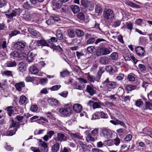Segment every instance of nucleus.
<instances>
[{
	"label": "nucleus",
	"mask_w": 152,
	"mask_h": 152,
	"mask_svg": "<svg viewBox=\"0 0 152 152\" xmlns=\"http://www.w3.org/2000/svg\"><path fill=\"white\" fill-rule=\"evenodd\" d=\"M23 10L20 8L15 9V10H12L11 9H10L6 13H9L10 14H5L7 18L10 19H12L13 17L17 15H20Z\"/></svg>",
	"instance_id": "f257e3e1"
},
{
	"label": "nucleus",
	"mask_w": 152,
	"mask_h": 152,
	"mask_svg": "<svg viewBox=\"0 0 152 152\" xmlns=\"http://www.w3.org/2000/svg\"><path fill=\"white\" fill-rule=\"evenodd\" d=\"M81 5L86 10L91 11L94 9V4L92 1L88 0H81Z\"/></svg>",
	"instance_id": "f03ea898"
},
{
	"label": "nucleus",
	"mask_w": 152,
	"mask_h": 152,
	"mask_svg": "<svg viewBox=\"0 0 152 152\" xmlns=\"http://www.w3.org/2000/svg\"><path fill=\"white\" fill-rule=\"evenodd\" d=\"M114 15L115 14L113 11L111 9L105 10L103 11V17L104 20L106 21L113 19Z\"/></svg>",
	"instance_id": "7ed1b4c3"
},
{
	"label": "nucleus",
	"mask_w": 152,
	"mask_h": 152,
	"mask_svg": "<svg viewBox=\"0 0 152 152\" xmlns=\"http://www.w3.org/2000/svg\"><path fill=\"white\" fill-rule=\"evenodd\" d=\"M102 84L106 85L107 88L109 91L111 90L112 89L115 88L117 86L116 82L113 81H110L108 78H106V80L102 82Z\"/></svg>",
	"instance_id": "20e7f679"
},
{
	"label": "nucleus",
	"mask_w": 152,
	"mask_h": 152,
	"mask_svg": "<svg viewBox=\"0 0 152 152\" xmlns=\"http://www.w3.org/2000/svg\"><path fill=\"white\" fill-rule=\"evenodd\" d=\"M59 112L64 115L69 116L72 113V108L70 107H68L64 109L60 108L59 110Z\"/></svg>",
	"instance_id": "39448f33"
},
{
	"label": "nucleus",
	"mask_w": 152,
	"mask_h": 152,
	"mask_svg": "<svg viewBox=\"0 0 152 152\" xmlns=\"http://www.w3.org/2000/svg\"><path fill=\"white\" fill-rule=\"evenodd\" d=\"M52 3L53 9L54 10L60 9L63 5V2L60 0H58L56 2H55V0H53Z\"/></svg>",
	"instance_id": "423d86ee"
},
{
	"label": "nucleus",
	"mask_w": 152,
	"mask_h": 152,
	"mask_svg": "<svg viewBox=\"0 0 152 152\" xmlns=\"http://www.w3.org/2000/svg\"><path fill=\"white\" fill-rule=\"evenodd\" d=\"M106 42V40L103 38H98L95 41L94 38L90 37L87 41L86 43L87 44H91L95 42V44L96 45L101 42Z\"/></svg>",
	"instance_id": "0eeeda50"
},
{
	"label": "nucleus",
	"mask_w": 152,
	"mask_h": 152,
	"mask_svg": "<svg viewBox=\"0 0 152 152\" xmlns=\"http://www.w3.org/2000/svg\"><path fill=\"white\" fill-rule=\"evenodd\" d=\"M105 69L106 71L111 74H113L118 71L117 67L114 65L106 66Z\"/></svg>",
	"instance_id": "6e6552de"
},
{
	"label": "nucleus",
	"mask_w": 152,
	"mask_h": 152,
	"mask_svg": "<svg viewBox=\"0 0 152 152\" xmlns=\"http://www.w3.org/2000/svg\"><path fill=\"white\" fill-rule=\"evenodd\" d=\"M66 137L65 135L61 133H58L57 136L54 138V140L56 141L61 142L62 141H65L66 140Z\"/></svg>",
	"instance_id": "1a4fd4ad"
},
{
	"label": "nucleus",
	"mask_w": 152,
	"mask_h": 152,
	"mask_svg": "<svg viewBox=\"0 0 152 152\" xmlns=\"http://www.w3.org/2000/svg\"><path fill=\"white\" fill-rule=\"evenodd\" d=\"M86 91L91 96L93 95L96 92L95 88L92 85L87 86Z\"/></svg>",
	"instance_id": "9d476101"
},
{
	"label": "nucleus",
	"mask_w": 152,
	"mask_h": 152,
	"mask_svg": "<svg viewBox=\"0 0 152 152\" xmlns=\"http://www.w3.org/2000/svg\"><path fill=\"white\" fill-rule=\"evenodd\" d=\"M135 51L137 54L139 56L142 57L144 56L145 53L144 48L141 46H137L135 48Z\"/></svg>",
	"instance_id": "9b49d317"
},
{
	"label": "nucleus",
	"mask_w": 152,
	"mask_h": 152,
	"mask_svg": "<svg viewBox=\"0 0 152 152\" xmlns=\"http://www.w3.org/2000/svg\"><path fill=\"white\" fill-rule=\"evenodd\" d=\"M14 48L17 50L22 51L25 48V45L22 42H18L14 44Z\"/></svg>",
	"instance_id": "f8f14e48"
},
{
	"label": "nucleus",
	"mask_w": 152,
	"mask_h": 152,
	"mask_svg": "<svg viewBox=\"0 0 152 152\" xmlns=\"http://www.w3.org/2000/svg\"><path fill=\"white\" fill-rule=\"evenodd\" d=\"M73 110L77 113H80L83 110L82 106L78 103L74 104L72 107Z\"/></svg>",
	"instance_id": "ddd939ff"
},
{
	"label": "nucleus",
	"mask_w": 152,
	"mask_h": 152,
	"mask_svg": "<svg viewBox=\"0 0 152 152\" xmlns=\"http://www.w3.org/2000/svg\"><path fill=\"white\" fill-rule=\"evenodd\" d=\"M20 125L19 122L15 121L13 119L11 121V124L10 125V128H13L14 129H16L17 130L18 129L20 128Z\"/></svg>",
	"instance_id": "4468645a"
},
{
	"label": "nucleus",
	"mask_w": 152,
	"mask_h": 152,
	"mask_svg": "<svg viewBox=\"0 0 152 152\" xmlns=\"http://www.w3.org/2000/svg\"><path fill=\"white\" fill-rule=\"evenodd\" d=\"M78 142L84 151H90V148H89V145H87L86 144H84L83 142L80 140H79Z\"/></svg>",
	"instance_id": "2eb2a0df"
},
{
	"label": "nucleus",
	"mask_w": 152,
	"mask_h": 152,
	"mask_svg": "<svg viewBox=\"0 0 152 152\" xmlns=\"http://www.w3.org/2000/svg\"><path fill=\"white\" fill-rule=\"evenodd\" d=\"M15 86L16 90L20 92L22 91V88L25 87V84L24 82L22 81L15 83Z\"/></svg>",
	"instance_id": "dca6fc26"
},
{
	"label": "nucleus",
	"mask_w": 152,
	"mask_h": 152,
	"mask_svg": "<svg viewBox=\"0 0 152 152\" xmlns=\"http://www.w3.org/2000/svg\"><path fill=\"white\" fill-rule=\"evenodd\" d=\"M37 45L38 46H46L49 47V44L44 39H41L37 40L36 42Z\"/></svg>",
	"instance_id": "f3484780"
},
{
	"label": "nucleus",
	"mask_w": 152,
	"mask_h": 152,
	"mask_svg": "<svg viewBox=\"0 0 152 152\" xmlns=\"http://www.w3.org/2000/svg\"><path fill=\"white\" fill-rule=\"evenodd\" d=\"M110 122L114 125L120 124L121 126H122L125 128H126V126L123 121H121L117 119L114 120H110Z\"/></svg>",
	"instance_id": "a211bd4d"
},
{
	"label": "nucleus",
	"mask_w": 152,
	"mask_h": 152,
	"mask_svg": "<svg viewBox=\"0 0 152 152\" xmlns=\"http://www.w3.org/2000/svg\"><path fill=\"white\" fill-rule=\"evenodd\" d=\"M29 72L31 74L37 75L39 72V70L36 67L33 66L30 67Z\"/></svg>",
	"instance_id": "6ab92c4d"
},
{
	"label": "nucleus",
	"mask_w": 152,
	"mask_h": 152,
	"mask_svg": "<svg viewBox=\"0 0 152 152\" xmlns=\"http://www.w3.org/2000/svg\"><path fill=\"white\" fill-rule=\"evenodd\" d=\"M67 33L68 37L70 38H73L75 35V30L71 28L67 30Z\"/></svg>",
	"instance_id": "aec40b11"
},
{
	"label": "nucleus",
	"mask_w": 152,
	"mask_h": 152,
	"mask_svg": "<svg viewBox=\"0 0 152 152\" xmlns=\"http://www.w3.org/2000/svg\"><path fill=\"white\" fill-rule=\"evenodd\" d=\"M56 36L57 38L60 40H61L63 38V35L61 31L58 29L56 31Z\"/></svg>",
	"instance_id": "412c9836"
},
{
	"label": "nucleus",
	"mask_w": 152,
	"mask_h": 152,
	"mask_svg": "<svg viewBox=\"0 0 152 152\" xmlns=\"http://www.w3.org/2000/svg\"><path fill=\"white\" fill-rule=\"evenodd\" d=\"M126 4L128 6L132 7L137 8H140V7L139 5L129 1H126Z\"/></svg>",
	"instance_id": "4be33fe9"
},
{
	"label": "nucleus",
	"mask_w": 152,
	"mask_h": 152,
	"mask_svg": "<svg viewBox=\"0 0 152 152\" xmlns=\"http://www.w3.org/2000/svg\"><path fill=\"white\" fill-rule=\"evenodd\" d=\"M13 108V106H9L6 107L5 109L9 116H11L14 112V110L12 109Z\"/></svg>",
	"instance_id": "5701e85b"
},
{
	"label": "nucleus",
	"mask_w": 152,
	"mask_h": 152,
	"mask_svg": "<svg viewBox=\"0 0 152 152\" xmlns=\"http://www.w3.org/2000/svg\"><path fill=\"white\" fill-rule=\"evenodd\" d=\"M102 45H103V43H101L99 45V47L97 49L95 53L96 56H101L103 55V52L102 51Z\"/></svg>",
	"instance_id": "b1692460"
},
{
	"label": "nucleus",
	"mask_w": 152,
	"mask_h": 152,
	"mask_svg": "<svg viewBox=\"0 0 152 152\" xmlns=\"http://www.w3.org/2000/svg\"><path fill=\"white\" fill-rule=\"evenodd\" d=\"M70 8L74 14H76L80 11L79 7L76 5H72L70 6Z\"/></svg>",
	"instance_id": "393cba45"
},
{
	"label": "nucleus",
	"mask_w": 152,
	"mask_h": 152,
	"mask_svg": "<svg viewBox=\"0 0 152 152\" xmlns=\"http://www.w3.org/2000/svg\"><path fill=\"white\" fill-rule=\"evenodd\" d=\"M99 61L100 63L103 64H107L109 62L108 58L105 56L101 57Z\"/></svg>",
	"instance_id": "a878e982"
},
{
	"label": "nucleus",
	"mask_w": 152,
	"mask_h": 152,
	"mask_svg": "<svg viewBox=\"0 0 152 152\" xmlns=\"http://www.w3.org/2000/svg\"><path fill=\"white\" fill-rule=\"evenodd\" d=\"M35 56V54L33 53H29L28 54L27 61L30 63L32 62L34 60Z\"/></svg>",
	"instance_id": "bb28decb"
},
{
	"label": "nucleus",
	"mask_w": 152,
	"mask_h": 152,
	"mask_svg": "<svg viewBox=\"0 0 152 152\" xmlns=\"http://www.w3.org/2000/svg\"><path fill=\"white\" fill-rule=\"evenodd\" d=\"M102 133L105 137H109L111 135L112 133L111 131L108 129H104L102 130Z\"/></svg>",
	"instance_id": "cd10ccee"
},
{
	"label": "nucleus",
	"mask_w": 152,
	"mask_h": 152,
	"mask_svg": "<svg viewBox=\"0 0 152 152\" xmlns=\"http://www.w3.org/2000/svg\"><path fill=\"white\" fill-rule=\"evenodd\" d=\"M28 31L32 35L36 36L37 35V31L35 30L32 26H30L28 28Z\"/></svg>",
	"instance_id": "c85d7f7f"
},
{
	"label": "nucleus",
	"mask_w": 152,
	"mask_h": 152,
	"mask_svg": "<svg viewBox=\"0 0 152 152\" xmlns=\"http://www.w3.org/2000/svg\"><path fill=\"white\" fill-rule=\"evenodd\" d=\"M18 69L20 72H23L26 69V65L23 62L20 63L18 65Z\"/></svg>",
	"instance_id": "c756f323"
},
{
	"label": "nucleus",
	"mask_w": 152,
	"mask_h": 152,
	"mask_svg": "<svg viewBox=\"0 0 152 152\" xmlns=\"http://www.w3.org/2000/svg\"><path fill=\"white\" fill-rule=\"evenodd\" d=\"M39 142H40V145L44 148V151L45 152H47L48 151V148L47 143L42 141V140H40Z\"/></svg>",
	"instance_id": "7c9ffc66"
},
{
	"label": "nucleus",
	"mask_w": 152,
	"mask_h": 152,
	"mask_svg": "<svg viewBox=\"0 0 152 152\" xmlns=\"http://www.w3.org/2000/svg\"><path fill=\"white\" fill-rule=\"evenodd\" d=\"M48 102L52 105H56L58 104V101L54 99L50 98L48 99Z\"/></svg>",
	"instance_id": "2f4dec72"
},
{
	"label": "nucleus",
	"mask_w": 152,
	"mask_h": 152,
	"mask_svg": "<svg viewBox=\"0 0 152 152\" xmlns=\"http://www.w3.org/2000/svg\"><path fill=\"white\" fill-rule=\"evenodd\" d=\"M17 65V62L15 61H9L6 63V66L8 67H15Z\"/></svg>",
	"instance_id": "473e14b6"
},
{
	"label": "nucleus",
	"mask_w": 152,
	"mask_h": 152,
	"mask_svg": "<svg viewBox=\"0 0 152 152\" xmlns=\"http://www.w3.org/2000/svg\"><path fill=\"white\" fill-rule=\"evenodd\" d=\"M51 48L58 51L61 54H62L63 53V50L62 49L59 45H53Z\"/></svg>",
	"instance_id": "72a5a7b5"
},
{
	"label": "nucleus",
	"mask_w": 152,
	"mask_h": 152,
	"mask_svg": "<svg viewBox=\"0 0 152 152\" xmlns=\"http://www.w3.org/2000/svg\"><path fill=\"white\" fill-rule=\"evenodd\" d=\"M102 51L103 52V55H106L107 54H109L110 52L111 51L110 50L107 48H106L105 47H103L104 45H102Z\"/></svg>",
	"instance_id": "f704fd0d"
},
{
	"label": "nucleus",
	"mask_w": 152,
	"mask_h": 152,
	"mask_svg": "<svg viewBox=\"0 0 152 152\" xmlns=\"http://www.w3.org/2000/svg\"><path fill=\"white\" fill-rule=\"evenodd\" d=\"M60 145L58 143H56L54 144L52 148V150L53 152H57L59 148Z\"/></svg>",
	"instance_id": "c9c22d12"
},
{
	"label": "nucleus",
	"mask_w": 152,
	"mask_h": 152,
	"mask_svg": "<svg viewBox=\"0 0 152 152\" xmlns=\"http://www.w3.org/2000/svg\"><path fill=\"white\" fill-rule=\"evenodd\" d=\"M75 30V33L77 37H82L84 35V32L78 28H77Z\"/></svg>",
	"instance_id": "e433bc0d"
},
{
	"label": "nucleus",
	"mask_w": 152,
	"mask_h": 152,
	"mask_svg": "<svg viewBox=\"0 0 152 152\" xmlns=\"http://www.w3.org/2000/svg\"><path fill=\"white\" fill-rule=\"evenodd\" d=\"M95 10V12L99 14H101L102 12V9L100 4L96 5Z\"/></svg>",
	"instance_id": "4c0bfd02"
},
{
	"label": "nucleus",
	"mask_w": 152,
	"mask_h": 152,
	"mask_svg": "<svg viewBox=\"0 0 152 152\" xmlns=\"http://www.w3.org/2000/svg\"><path fill=\"white\" fill-rule=\"evenodd\" d=\"M26 97L24 95H22L20 97L19 103L20 104H23L27 103Z\"/></svg>",
	"instance_id": "58836bf2"
},
{
	"label": "nucleus",
	"mask_w": 152,
	"mask_h": 152,
	"mask_svg": "<svg viewBox=\"0 0 152 152\" xmlns=\"http://www.w3.org/2000/svg\"><path fill=\"white\" fill-rule=\"evenodd\" d=\"M1 74L3 76H6L7 77L12 76L13 75L11 71L6 70L1 72Z\"/></svg>",
	"instance_id": "ea45409f"
},
{
	"label": "nucleus",
	"mask_w": 152,
	"mask_h": 152,
	"mask_svg": "<svg viewBox=\"0 0 152 152\" xmlns=\"http://www.w3.org/2000/svg\"><path fill=\"white\" fill-rule=\"evenodd\" d=\"M136 88L137 87L136 86L132 85L131 84L127 85L126 86V89L128 91H131L136 89Z\"/></svg>",
	"instance_id": "a19ab883"
},
{
	"label": "nucleus",
	"mask_w": 152,
	"mask_h": 152,
	"mask_svg": "<svg viewBox=\"0 0 152 152\" xmlns=\"http://www.w3.org/2000/svg\"><path fill=\"white\" fill-rule=\"evenodd\" d=\"M104 71L103 67H101L97 72V75L96 76L97 79L99 80L101 77L102 74L104 72Z\"/></svg>",
	"instance_id": "79ce46f5"
},
{
	"label": "nucleus",
	"mask_w": 152,
	"mask_h": 152,
	"mask_svg": "<svg viewBox=\"0 0 152 152\" xmlns=\"http://www.w3.org/2000/svg\"><path fill=\"white\" fill-rule=\"evenodd\" d=\"M87 78L88 80L91 82L94 83L96 80H99L97 79L96 76L95 77V76H91L89 75H88Z\"/></svg>",
	"instance_id": "37998d69"
},
{
	"label": "nucleus",
	"mask_w": 152,
	"mask_h": 152,
	"mask_svg": "<svg viewBox=\"0 0 152 152\" xmlns=\"http://www.w3.org/2000/svg\"><path fill=\"white\" fill-rule=\"evenodd\" d=\"M20 32L18 30H14L10 32L9 34L10 37H12L13 36L16 35H17L20 34Z\"/></svg>",
	"instance_id": "c03bdc74"
},
{
	"label": "nucleus",
	"mask_w": 152,
	"mask_h": 152,
	"mask_svg": "<svg viewBox=\"0 0 152 152\" xmlns=\"http://www.w3.org/2000/svg\"><path fill=\"white\" fill-rule=\"evenodd\" d=\"M69 71L66 69L64 70L62 72H60V75L61 77H64L69 75Z\"/></svg>",
	"instance_id": "a18cd8bd"
},
{
	"label": "nucleus",
	"mask_w": 152,
	"mask_h": 152,
	"mask_svg": "<svg viewBox=\"0 0 152 152\" xmlns=\"http://www.w3.org/2000/svg\"><path fill=\"white\" fill-rule=\"evenodd\" d=\"M23 7L25 9L28 10H31L32 8V7L28 4L27 2L24 3L23 5Z\"/></svg>",
	"instance_id": "49530a36"
},
{
	"label": "nucleus",
	"mask_w": 152,
	"mask_h": 152,
	"mask_svg": "<svg viewBox=\"0 0 152 152\" xmlns=\"http://www.w3.org/2000/svg\"><path fill=\"white\" fill-rule=\"evenodd\" d=\"M86 140L87 142H89L90 141L94 142L95 141V140L94 138L92 137L90 134H88L86 137Z\"/></svg>",
	"instance_id": "de8ad7c7"
},
{
	"label": "nucleus",
	"mask_w": 152,
	"mask_h": 152,
	"mask_svg": "<svg viewBox=\"0 0 152 152\" xmlns=\"http://www.w3.org/2000/svg\"><path fill=\"white\" fill-rule=\"evenodd\" d=\"M31 16L30 13L28 11H25V13L23 15V18L26 20H28L30 18Z\"/></svg>",
	"instance_id": "09e8293b"
},
{
	"label": "nucleus",
	"mask_w": 152,
	"mask_h": 152,
	"mask_svg": "<svg viewBox=\"0 0 152 152\" xmlns=\"http://www.w3.org/2000/svg\"><path fill=\"white\" fill-rule=\"evenodd\" d=\"M58 39L55 37H52L50 39L48 40V43L50 44H54L55 43L57 42Z\"/></svg>",
	"instance_id": "8fccbe9b"
},
{
	"label": "nucleus",
	"mask_w": 152,
	"mask_h": 152,
	"mask_svg": "<svg viewBox=\"0 0 152 152\" xmlns=\"http://www.w3.org/2000/svg\"><path fill=\"white\" fill-rule=\"evenodd\" d=\"M148 40L147 37H141L139 38V41L140 43L142 44L146 43L148 42Z\"/></svg>",
	"instance_id": "3c124183"
},
{
	"label": "nucleus",
	"mask_w": 152,
	"mask_h": 152,
	"mask_svg": "<svg viewBox=\"0 0 152 152\" xmlns=\"http://www.w3.org/2000/svg\"><path fill=\"white\" fill-rule=\"evenodd\" d=\"M76 16L77 18L79 19L80 20H83L85 18V15L83 12H79Z\"/></svg>",
	"instance_id": "603ef678"
},
{
	"label": "nucleus",
	"mask_w": 152,
	"mask_h": 152,
	"mask_svg": "<svg viewBox=\"0 0 152 152\" xmlns=\"http://www.w3.org/2000/svg\"><path fill=\"white\" fill-rule=\"evenodd\" d=\"M17 131L16 129H13V130L10 129L9 130L7 133V136H12Z\"/></svg>",
	"instance_id": "864d4df0"
},
{
	"label": "nucleus",
	"mask_w": 152,
	"mask_h": 152,
	"mask_svg": "<svg viewBox=\"0 0 152 152\" xmlns=\"http://www.w3.org/2000/svg\"><path fill=\"white\" fill-rule=\"evenodd\" d=\"M104 143L106 145H107L108 146H111L114 144V142L112 140H110L107 141H104Z\"/></svg>",
	"instance_id": "5fc2aeb1"
},
{
	"label": "nucleus",
	"mask_w": 152,
	"mask_h": 152,
	"mask_svg": "<svg viewBox=\"0 0 152 152\" xmlns=\"http://www.w3.org/2000/svg\"><path fill=\"white\" fill-rule=\"evenodd\" d=\"M99 113L100 117L101 118H108L107 114L103 111L99 112Z\"/></svg>",
	"instance_id": "6e6d98bb"
},
{
	"label": "nucleus",
	"mask_w": 152,
	"mask_h": 152,
	"mask_svg": "<svg viewBox=\"0 0 152 152\" xmlns=\"http://www.w3.org/2000/svg\"><path fill=\"white\" fill-rule=\"evenodd\" d=\"M71 136L72 137H73L75 138H77L80 140L82 139L83 138L82 136H81L77 133H71Z\"/></svg>",
	"instance_id": "4d7b16f0"
},
{
	"label": "nucleus",
	"mask_w": 152,
	"mask_h": 152,
	"mask_svg": "<svg viewBox=\"0 0 152 152\" xmlns=\"http://www.w3.org/2000/svg\"><path fill=\"white\" fill-rule=\"evenodd\" d=\"M101 103V102L99 101V102H94L93 103V107L94 109H95V108H100L101 107V106L100 105Z\"/></svg>",
	"instance_id": "13d9d810"
},
{
	"label": "nucleus",
	"mask_w": 152,
	"mask_h": 152,
	"mask_svg": "<svg viewBox=\"0 0 152 152\" xmlns=\"http://www.w3.org/2000/svg\"><path fill=\"white\" fill-rule=\"evenodd\" d=\"M18 56L17 58H18L20 60H22L26 56V54L23 53H18Z\"/></svg>",
	"instance_id": "bf43d9fd"
},
{
	"label": "nucleus",
	"mask_w": 152,
	"mask_h": 152,
	"mask_svg": "<svg viewBox=\"0 0 152 152\" xmlns=\"http://www.w3.org/2000/svg\"><path fill=\"white\" fill-rule=\"evenodd\" d=\"M61 87V86L60 85H56L53 86L50 88V89L52 91H57Z\"/></svg>",
	"instance_id": "052dcab7"
},
{
	"label": "nucleus",
	"mask_w": 152,
	"mask_h": 152,
	"mask_svg": "<svg viewBox=\"0 0 152 152\" xmlns=\"http://www.w3.org/2000/svg\"><path fill=\"white\" fill-rule=\"evenodd\" d=\"M138 67L140 70L143 72H145L146 70V67L145 66L142 64H139Z\"/></svg>",
	"instance_id": "680f3d73"
},
{
	"label": "nucleus",
	"mask_w": 152,
	"mask_h": 152,
	"mask_svg": "<svg viewBox=\"0 0 152 152\" xmlns=\"http://www.w3.org/2000/svg\"><path fill=\"white\" fill-rule=\"evenodd\" d=\"M61 9V12L62 13H65L66 12L68 11V7L65 5H64Z\"/></svg>",
	"instance_id": "e2e57ef3"
},
{
	"label": "nucleus",
	"mask_w": 152,
	"mask_h": 152,
	"mask_svg": "<svg viewBox=\"0 0 152 152\" xmlns=\"http://www.w3.org/2000/svg\"><path fill=\"white\" fill-rule=\"evenodd\" d=\"M73 86L74 88L78 89L79 90L82 89L83 88L81 86L78 85V83L77 82L74 83H73Z\"/></svg>",
	"instance_id": "0e129e2a"
},
{
	"label": "nucleus",
	"mask_w": 152,
	"mask_h": 152,
	"mask_svg": "<svg viewBox=\"0 0 152 152\" xmlns=\"http://www.w3.org/2000/svg\"><path fill=\"white\" fill-rule=\"evenodd\" d=\"M110 56L113 60H116L118 57V54L116 52H113L111 55Z\"/></svg>",
	"instance_id": "69168bd1"
},
{
	"label": "nucleus",
	"mask_w": 152,
	"mask_h": 152,
	"mask_svg": "<svg viewBox=\"0 0 152 152\" xmlns=\"http://www.w3.org/2000/svg\"><path fill=\"white\" fill-rule=\"evenodd\" d=\"M124 75L123 74H120L118 76L116 77V79L119 81H121L124 79Z\"/></svg>",
	"instance_id": "338daca9"
},
{
	"label": "nucleus",
	"mask_w": 152,
	"mask_h": 152,
	"mask_svg": "<svg viewBox=\"0 0 152 152\" xmlns=\"http://www.w3.org/2000/svg\"><path fill=\"white\" fill-rule=\"evenodd\" d=\"M126 24L127 28L129 29L130 31H131L133 28V24L130 22L129 23L127 22Z\"/></svg>",
	"instance_id": "774afa93"
}]
</instances>
